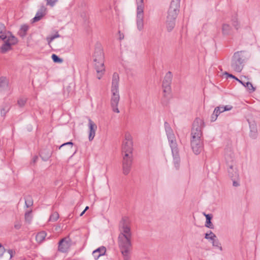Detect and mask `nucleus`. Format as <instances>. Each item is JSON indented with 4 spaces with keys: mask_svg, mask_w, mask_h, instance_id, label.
Returning <instances> with one entry per match:
<instances>
[{
    "mask_svg": "<svg viewBox=\"0 0 260 260\" xmlns=\"http://www.w3.org/2000/svg\"><path fill=\"white\" fill-rule=\"evenodd\" d=\"M120 233L118 237L119 248L123 260H131L132 249V233L131 229V220L127 217H123L119 224Z\"/></svg>",
    "mask_w": 260,
    "mask_h": 260,
    "instance_id": "obj_1",
    "label": "nucleus"
},
{
    "mask_svg": "<svg viewBox=\"0 0 260 260\" xmlns=\"http://www.w3.org/2000/svg\"><path fill=\"white\" fill-rule=\"evenodd\" d=\"M119 82V75L117 73L115 72L112 75L111 87V97L110 100V104L113 111L116 113H119L120 112L118 108L120 100Z\"/></svg>",
    "mask_w": 260,
    "mask_h": 260,
    "instance_id": "obj_2",
    "label": "nucleus"
},
{
    "mask_svg": "<svg viewBox=\"0 0 260 260\" xmlns=\"http://www.w3.org/2000/svg\"><path fill=\"white\" fill-rule=\"evenodd\" d=\"M247 59V57L244 51H240L235 52L231 61V67L233 70L238 73L241 72Z\"/></svg>",
    "mask_w": 260,
    "mask_h": 260,
    "instance_id": "obj_3",
    "label": "nucleus"
},
{
    "mask_svg": "<svg viewBox=\"0 0 260 260\" xmlns=\"http://www.w3.org/2000/svg\"><path fill=\"white\" fill-rule=\"evenodd\" d=\"M204 126V121L200 118H196L192 124L191 140H203L202 129Z\"/></svg>",
    "mask_w": 260,
    "mask_h": 260,
    "instance_id": "obj_4",
    "label": "nucleus"
},
{
    "mask_svg": "<svg viewBox=\"0 0 260 260\" xmlns=\"http://www.w3.org/2000/svg\"><path fill=\"white\" fill-rule=\"evenodd\" d=\"M136 3L137 5V27L140 31H141L144 29V0H136Z\"/></svg>",
    "mask_w": 260,
    "mask_h": 260,
    "instance_id": "obj_5",
    "label": "nucleus"
},
{
    "mask_svg": "<svg viewBox=\"0 0 260 260\" xmlns=\"http://www.w3.org/2000/svg\"><path fill=\"white\" fill-rule=\"evenodd\" d=\"M133 146L132 136L129 133L126 132L124 134V138L122 145V153L133 154Z\"/></svg>",
    "mask_w": 260,
    "mask_h": 260,
    "instance_id": "obj_6",
    "label": "nucleus"
},
{
    "mask_svg": "<svg viewBox=\"0 0 260 260\" xmlns=\"http://www.w3.org/2000/svg\"><path fill=\"white\" fill-rule=\"evenodd\" d=\"M180 0H172L168 10V19H176L179 11Z\"/></svg>",
    "mask_w": 260,
    "mask_h": 260,
    "instance_id": "obj_7",
    "label": "nucleus"
},
{
    "mask_svg": "<svg viewBox=\"0 0 260 260\" xmlns=\"http://www.w3.org/2000/svg\"><path fill=\"white\" fill-rule=\"evenodd\" d=\"M133 162V154L124 153L122 160L123 172L127 175L131 169Z\"/></svg>",
    "mask_w": 260,
    "mask_h": 260,
    "instance_id": "obj_8",
    "label": "nucleus"
},
{
    "mask_svg": "<svg viewBox=\"0 0 260 260\" xmlns=\"http://www.w3.org/2000/svg\"><path fill=\"white\" fill-rule=\"evenodd\" d=\"M4 43L0 48L1 52L2 53H6L11 49L12 45L15 44L17 42V39L14 36H9V38L3 40Z\"/></svg>",
    "mask_w": 260,
    "mask_h": 260,
    "instance_id": "obj_9",
    "label": "nucleus"
},
{
    "mask_svg": "<svg viewBox=\"0 0 260 260\" xmlns=\"http://www.w3.org/2000/svg\"><path fill=\"white\" fill-rule=\"evenodd\" d=\"M71 246V240L69 237H65L59 241L58 250L62 253L67 252Z\"/></svg>",
    "mask_w": 260,
    "mask_h": 260,
    "instance_id": "obj_10",
    "label": "nucleus"
},
{
    "mask_svg": "<svg viewBox=\"0 0 260 260\" xmlns=\"http://www.w3.org/2000/svg\"><path fill=\"white\" fill-rule=\"evenodd\" d=\"M172 75L170 72H168L165 75L162 82V88L165 93H169L171 91V84Z\"/></svg>",
    "mask_w": 260,
    "mask_h": 260,
    "instance_id": "obj_11",
    "label": "nucleus"
},
{
    "mask_svg": "<svg viewBox=\"0 0 260 260\" xmlns=\"http://www.w3.org/2000/svg\"><path fill=\"white\" fill-rule=\"evenodd\" d=\"M191 146L195 154H200L203 149V140H191Z\"/></svg>",
    "mask_w": 260,
    "mask_h": 260,
    "instance_id": "obj_12",
    "label": "nucleus"
},
{
    "mask_svg": "<svg viewBox=\"0 0 260 260\" xmlns=\"http://www.w3.org/2000/svg\"><path fill=\"white\" fill-rule=\"evenodd\" d=\"M205 238L211 241L213 246L219 248L220 250H222V247L216 236L212 231H210L209 233H206Z\"/></svg>",
    "mask_w": 260,
    "mask_h": 260,
    "instance_id": "obj_13",
    "label": "nucleus"
},
{
    "mask_svg": "<svg viewBox=\"0 0 260 260\" xmlns=\"http://www.w3.org/2000/svg\"><path fill=\"white\" fill-rule=\"evenodd\" d=\"M100 62V60H97L96 62H94V68L98 74V79H101L105 72L104 60H102V62Z\"/></svg>",
    "mask_w": 260,
    "mask_h": 260,
    "instance_id": "obj_14",
    "label": "nucleus"
},
{
    "mask_svg": "<svg viewBox=\"0 0 260 260\" xmlns=\"http://www.w3.org/2000/svg\"><path fill=\"white\" fill-rule=\"evenodd\" d=\"M172 153L173 157V162L175 168L178 169L180 164V157L179 155V151L178 146L171 147Z\"/></svg>",
    "mask_w": 260,
    "mask_h": 260,
    "instance_id": "obj_15",
    "label": "nucleus"
},
{
    "mask_svg": "<svg viewBox=\"0 0 260 260\" xmlns=\"http://www.w3.org/2000/svg\"><path fill=\"white\" fill-rule=\"evenodd\" d=\"M88 127H89V136L88 139L89 141H92L95 134V131L97 128L96 125L94 123L91 119H88Z\"/></svg>",
    "mask_w": 260,
    "mask_h": 260,
    "instance_id": "obj_16",
    "label": "nucleus"
},
{
    "mask_svg": "<svg viewBox=\"0 0 260 260\" xmlns=\"http://www.w3.org/2000/svg\"><path fill=\"white\" fill-rule=\"evenodd\" d=\"M47 12V8L44 5L41 6L37 12L36 16L32 19V22H37L41 19V18L46 15Z\"/></svg>",
    "mask_w": 260,
    "mask_h": 260,
    "instance_id": "obj_17",
    "label": "nucleus"
},
{
    "mask_svg": "<svg viewBox=\"0 0 260 260\" xmlns=\"http://www.w3.org/2000/svg\"><path fill=\"white\" fill-rule=\"evenodd\" d=\"M93 57L94 62H96L97 60H100V62H102V60H104V52L101 47H97L95 49Z\"/></svg>",
    "mask_w": 260,
    "mask_h": 260,
    "instance_id": "obj_18",
    "label": "nucleus"
},
{
    "mask_svg": "<svg viewBox=\"0 0 260 260\" xmlns=\"http://www.w3.org/2000/svg\"><path fill=\"white\" fill-rule=\"evenodd\" d=\"M106 248L104 246H102L93 251V256L95 260H97L100 256H103L106 254Z\"/></svg>",
    "mask_w": 260,
    "mask_h": 260,
    "instance_id": "obj_19",
    "label": "nucleus"
},
{
    "mask_svg": "<svg viewBox=\"0 0 260 260\" xmlns=\"http://www.w3.org/2000/svg\"><path fill=\"white\" fill-rule=\"evenodd\" d=\"M9 36H13L11 32L7 31L4 24L0 23V39L2 40L9 38Z\"/></svg>",
    "mask_w": 260,
    "mask_h": 260,
    "instance_id": "obj_20",
    "label": "nucleus"
},
{
    "mask_svg": "<svg viewBox=\"0 0 260 260\" xmlns=\"http://www.w3.org/2000/svg\"><path fill=\"white\" fill-rule=\"evenodd\" d=\"M167 138L169 142L170 147H173L177 146L176 142V137L172 129L170 131H168L166 133Z\"/></svg>",
    "mask_w": 260,
    "mask_h": 260,
    "instance_id": "obj_21",
    "label": "nucleus"
},
{
    "mask_svg": "<svg viewBox=\"0 0 260 260\" xmlns=\"http://www.w3.org/2000/svg\"><path fill=\"white\" fill-rule=\"evenodd\" d=\"M229 177L232 180H236L239 178V173L237 169L233 165H230L228 169Z\"/></svg>",
    "mask_w": 260,
    "mask_h": 260,
    "instance_id": "obj_22",
    "label": "nucleus"
},
{
    "mask_svg": "<svg viewBox=\"0 0 260 260\" xmlns=\"http://www.w3.org/2000/svg\"><path fill=\"white\" fill-rule=\"evenodd\" d=\"M9 80L4 76L0 77V91H4L7 89L9 87Z\"/></svg>",
    "mask_w": 260,
    "mask_h": 260,
    "instance_id": "obj_23",
    "label": "nucleus"
},
{
    "mask_svg": "<svg viewBox=\"0 0 260 260\" xmlns=\"http://www.w3.org/2000/svg\"><path fill=\"white\" fill-rule=\"evenodd\" d=\"M249 124L250 128V136L252 138L255 139L256 137L257 132L256 124L254 122H249Z\"/></svg>",
    "mask_w": 260,
    "mask_h": 260,
    "instance_id": "obj_24",
    "label": "nucleus"
},
{
    "mask_svg": "<svg viewBox=\"0 0 260 260\" xmlns=\"http://www.w3.org/2000/svg\"><path fill=\"white\" fill-rule=\"evenodd\" d=\"M14 252H15L12 249L6 250L4 247L0 243V258L2 257L5 253H7L9 255V258L11 259L13 257Z\"/></svg>",
    "mask_w": 260,
    "mask_h": 260,
    "instance_id": "obj_25",
    "label": "nucleus"
},
{
    "mask_svg": "<svg viewBox=\"0 0 260 260\" xmlns=\"http://www.w3.org/2000/svg\"><path fill=\"white\" fill-rule=\"evenodd\" d=\"M175 25V19H168L166 20V27L169 32L171 31Z\"/></svg>",
    "mask_w": 260,
    "mask_h": 260,
    "instance_id": "obj_26",
    "label": "nucleus"
},
{
    "mask_svg": "<svg viewBox=\"0 0 260 260\" xmlns=\"http://www.w3.org/2000/svg\"><path fill=\"white\" fill-rule=\"evenodd\" d=\"M46 236V233L44 231H42L39 233H38L36 236V241L38 243H42L45 239V237Z\"/></svg>",
    "mask_w": 260,
    "mask_h": 260,
    "instance_id": "obj_27",
    "label": "nucleus"
},
{
    "mask_svg": "<svg viewBox=\"0 0 260 260\" xmlns=\"http://www.w3.org/2000/svg\"><path fill=\"white\" fill-rule=\"evenodd\" d=\"M28 29V26L27 25H26V24L22 25L21 26V28L18 31L19 35L21 38H24L26 36V32L27 31Z\"/></svg>",
    "mask_w": 260,
    "mask_h": 260,
    "instance_id": "obj_28",
    "label": "nucleus"
},
{
    "mask_svg": "<svg viewBox=\"0 0 260 260\" xmlns=\"http://www.w3.org/2000/svg\"><path fill=\"white\" fill-rule=\"evenodd\" d=\"M25 205L27 208H29L33 205V200L31 196L27 195L24 197Z\"/></svg>",
    "mask_w": 260,
    "mask_h": 260,
    "instance_id": "obj_29",
    "label": "nucleus"
},
{
    "mask_svg": "<svg viewBox=\"0 0 260 260\" xmlns=\"http://www.w3.org/2000/svg\"><path fill=\"white\" fill-rule=\"evenodd\" d=\"M205 215L206 218L205 226L210 229H213V225L211 221L212 216L210 214H205Z\"/></svg>",
    "mask_w": 260,
    "mask_h": 260,
    "instance_id": "obj_30",
    "label": "nucleus"
},
{
    "mask_svg": "<svg viewBox=\"0 0 260 260\" xmlns=\"http://www.w3.org/2000/svg\"><path fill=\"white\" fill-rule=\"evenodd\" d=\"M241 84H242L244 87H247V88L250 91V92H253L255 90V88L253 87L252 83L249 82H244L242 81Z\"/></svg>",
    "mask_w": 260,
    "mask_h": 260,
    "instance_id": "obj_31",
    "label": "nucleus"
},
{
    "mask_svg": "<svg viewBox=\"0 0 260 260\" xmlns=\"http://www.w3.org/2000/svg\"><path fill=\"white\" fill-rule=\"evenodd\" d=\"M222 33L224 35H229L231 31V27L227 24H223L222 28Z\"/></svg>",
    "mask_w": 260,
    "mask_h": 260,
    "instance_id": "obj_32",
    "label": "nucleus"
},
{
    "mask_svg": "<svg viewBox=\"0 0 260 260\" xmlns=\"http://www.w3.org/2000/svg\"><path fill=\"white\" fill-rule=\"evenodd\" d=\"M31 212L32 211L30 210L26 212L25 213V219L28 222H30L31 221L32 218Z\"/></svg>",
    "mask_w": 260,
    "mask_h": 260,
    "instance_id": "obj_33",
    "label": "nucleus"
},
{
    "mask_svg": "<svg viewBox=\"0 0 260 260\" xmlns=\"http://www.w3.org/2000/svg\"><path fill=\"white\" fill-rule=\"evenodd\" d=\"M60 37V35L58 32H56L55 35H52L49 37L47 38V40L49 44H50L55 39Z\"/></svg>",
    "mask_w": 260,
    "mask_h": 260,
    "instance_id": "obj_34",
    "label": "nucleus"
},
{
    "mask_svg": "<svg viewBox=\"0 0 260 260\" xmlns=\"http://www.w3.org/2000/svg\"><path fill=\"white\" fill-rule=\"evenodd\" d=\"M59 218V214L57 212H53L50 216L49 220L51 221H56Z\"/></svg>",
    "mask_w": 260,
    "mask_h": 260,
    "instance_id": "obj_35",
    "label": "nucleus"
},
{
    "mask_svg": "<svg viewBox=\"0 0 260 260\" xmlns=\"http://www.w3.org/2000/svg\"><path fill=\"white\" fill-rule=\"evenodd\" d=\"M52 59L54 62L56 63H61L62 59L59 57L57 55L53 54L51 56Z\"/></svg>",
    "mask_w": 260,
    "mask_h": 260,
    "instance_id": "obj_36",
    "label": "nucleus"
},
{
    "mask_svg": "<svg viewBox=\"0 0 260 260\" xmlns=\"http://www.w3.org/2000/svg\"><path fill=\"white\" fill-rule=\"evenodd\" d=\"M40 156L42 158V159L44 160H47L51 156L50 153H47V154H45L44 151H41L40 154Z\"/></svg>",
    "mask_w": 260,
    "mask_h": 260,
    "instance_id": "obj_37",
    "label": "nucleus"
},
{
    "mask_svg": "<svg viewBox=\"0 0 260 260\" xmlns=\"http://www.w3.org/2000/svg\"><path fill=\"white\" fill-rule=\"evenodd\" d=\"M26 102V99L24 98H21L18 100L17 104L18 105L22 107H23Z\"/></svg>",
    "mask_w": 260,
    "mask_h": 260,
    "instance_id": "obj_38",
    "label": "nucleus"
},
{
    "mask_svg": "<svg viewBox=\"0 0 260 260\" xmlns=\"http://www.w3.org/2000/svg\"><path fill=\"white\" fill-rule=\"evenodd\" d=\"M47 2L46 4L51 7H53L57 3L58 0H45Z\"/></svg>",
    "mask_w": 260,
    "mask_h": 260,
    "instance_id": "obj_39",
    "label": "nucleus"
},
{
    "mask_svg": "<svg viewBox=\"0 0 260 260\" xmlns=\"http://www.w3.org/2000/svg\"><path fill=\"white\" fill-rule=\"evenodd\" d=\"M232 24L235 27V28L236 29H238L239 28V23L238 22V19H237V17H235L232 19Z\"/></svg>",
    "mask_w": 260,
    "mask_h": 260,
    "instance_id": "obj_40",
    "label": "nucleus"
},
{
    "mask_svg": "<svg viewBox=\"0 0 260 260\" xmlns=\"http://www.w3.org/2000/svg\"><path fill=\"white\" fill-rule=\"evenodd\" d=\"M164 125H165L166 133H167L168 131H170L172 129V128L171 127L170 124L167 122H165Z\"/></svg>",
    "mask_w": 260,
    "mask_h": 260,
    "instance_id": "obj_41",
    "label": "nucleus"
},
{
    "mask_svg": "<svg viewBox=\"0 0 260 260\" xmlns=\"http://www.w3.org/2000/svg\"><path fill=\"white\" fill-rule=\"evenodd\" d=\"M67 145L70 146L71 148H72L73 146V143L72 142H67V143H64L62 144V145H61L59 147V149H60L61 147H63L64 146H67Z\"/></svg>",
    "mask_w": 260,
    "mask_h": 260,
    "instance_id": "obj_42",
    "label": "nucleus"
},
{
    "mask_svg": "<svg viewBox=\"0 0 260 260\" xmlns=\"http://www.w3.org/2000/svg\"><path fill=\"white\" fill-rule=\"evenodd\" d=\"M21 226V223L19 221H16L15 224H14V228L17 229V230H19L20 229Z\"/></svg>",
    "mask_w": 260,
    "mask_h": 260,
    "instance_id": "obj_43",
    "label": "nucleus"
},
{
    "mask_svg": "<svg viewBox=\"0 0 260 260\" xmlns=\"http://www.w3.org/2000/svg\"><path fill=\"white\" fill-rule=\"evenodd\" d=\"M223 108H224L223 111H226L231 110L233 108V107L231 105H226L225 106H223Z\"/></svg>",
    "mask_w": 260,
    "mask_h": 260,
    "instance_id": "obj_44",
    "label": "nucleus"
},
{
    "mask_svg": "<svg viewBox=\"0 0 260 260\" xmlns=\"http://www.w3.org/2000/svg\"><path fill=\"white\" fill-rule=\"evenodd\" d=\"M213 113L215 115H217V116L221 113L220 111H219L218 107H216L213 111Z\"/></svg>",
    "mask_w": 260,
    "mask_h": 260,
    "instance_id": "obj_45",
    "label": "nucleus"
},
{
    "mask_svg": "<svg viewBox=\"0 0 260 260\" xmlns=\"http://www.w3.org/2000/svg\"><path fill=\"white\" fill-rule=\"evenodd\" d=\"M9 108L7 106L6 108H3L1 110V113H2V114H3V112H4V113L6 114L9 111Z\"/></svg>",
    "mask_w": 260,
    "mask_h": 260,
    "instance_id": "obj_46",
    "label": "nucleus"
},
{
    "mask_svg": "<svg viewBox=\"0 0 260 260\" xmlns=\"http://www.w3.org/2000/svg\"><path fill=\"white\" fill-rule=\"evenodd\" d=\"M217 118V115L214 114L213 113L211 116V121H214L216 120Z\"/></svg>",
    "mask_w": 260,
    "mask_h": 260,
    "instance_id": "obj_47",
    "label": "nucleus"
},
{
    "mask_svg": "<svg viewBox=\"0 0 260 260\" xmlns=\"http://www.w3.org/2000/svg\"><path fill=\"white\" fill-rule=\"evenodd\" d=\"M233 185L234 186H239V183L235 180H233Z\"/></svg>",
    "mask_w": 260,
    "mask_h": 260,
    "instance_id": "obj_48",
    "label": "nucleus"
},
{
    "mask_svg": "<svg viewBox=\"0 0 260 260\" xmlns=\"http://www.w3.org/2000/svg\"><path fill=\"white\" fill-rule=\"evenodd\" d=\"M218 107L219 109V111H220V113H222L225 111H223V110H224L223 106Z\"/></svg>",
    "mask_w": 260,
    "mask_h": 260,
    "instance_id": "obj_49",
    "label": "nucleus"
},
{
    "mask_svg": "<svg viewBox=\"0 0 260 260\" xmlns=\"http://www.w3.org/2000/svg\"><path fill=\"white\" fill-rule=\"evenodd\" d=\"M226 74L228 75V76L229 77H230V78H233L234 79L235 78V76L233 75L232 74Z\"/></svg>",
    "mask_w": 260,
    "mask_h": 260,
    "instance_id": "obj_50",
    "label": "nucleus"
},
{
    "mask_svg": "<svg viewBox=\"0 0 260 260\" xmlns=\"http://www.w3.org/2000/svg\"><path fill=\"white\" fill-rule=\"evenodd\" d=\"M119 34H120V32L119 31ZM124 38V36L123 35H121L120 34V37H119V39L120 40H122Z\"/></svg>",
    "mask_w": 260,
    "mask_h": 260,
    "instance_id": "obj_51",
    "label": "nucleus"
},
{
    "mask_svg": "<svg viewBox=\"0 0 260 260\" xmlns=\"http://www.w3.org/2000/svg\"><path fill=\"white\" fill-rule=\"evenodd\" d=\"M236 80L238 81L239 83H241L242 82V81L240 80H239L238 78H237L236 77H235V78H234Z\"/></svg>",
    "mask_w": 260,
    "mask_h": 260,
    "instance_id": "obj_52",
    "label": "nucleus"
},
{
    "mask_svg": "<svg viewBox=\"0 0 260 260\" xmlns=\"http://www.w3.org/2000/svg\"><path fill=\"white\" fill-rule=\"evenodd\" d=\"M37 159H38V157L37 156H35L33 158V161H34V162H35L36 161V160H37Z\"/></svg>",
    "mask_w": 260,
    "mask_h": 260,
    "instance_id": "obj_53",
    "label": "nucleus"
},
{
    "mask_svg": "<svg viewBox=\"0 0 260 260\" xmlns=\"http://www.w3.org/2000/svg\"><path fill=\"white\" fill-rule=\"evenodd\" d=\"M85 211H84V210H83V211L81 212V213L80 214V216H82V215L84 214V213H85Z\"/></svg>",
    "mask_w": 260,
    "mask_h": 260,
    "instance_id": "obj_54",
    "label": "nucleus"
},
{
    "mask_svg": "<svg viewBox=\"0 0 260 260\" xmlns=\"http://www.w3.org/2000/svg\"><path fill=\"white\" fill-rule=\"evenodd\" d=\"M230 157H231V158H232V157H233V155H234V154H233V152H231V153L230 154Z\"/></svg>",
    "mask_w": 260,
    "mask_h": 260,
    "instance_id": "obj_55",
    "label": "nucleus"
},
{
    "mask_svg": "<svg viewBox=\"0 0 260 260\" xmlns=\"http://www.w3.org/2000/svg\"><path fill=\"white\" fill-rule=\"evenodd\" d=\"M88 206H86L85 209L84 210V211H85V212L88 209Z\"/></svg>",
    "mask_w": 260,
    "mask_h": 260,
    "instance_id": "obj_56",
    "label": "nucleus"
},
{
    "mask_svg": "<svg viewBox=\"0 0 260 260\" xmlns=\"http://www.w3.org/2000/svg\"><path fill=\"white\" fill-rule=\"evenodd\" d=\"M22 260H26L25 259H22Z\"/></svg>",
    "mask_w": 260,
    "mask_h": 260,
    "instance_id": "obj_57",
    "label": "nucleus"
}]
</instances>
